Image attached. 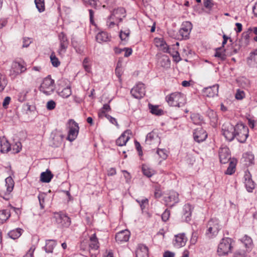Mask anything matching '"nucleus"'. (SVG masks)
<instances>
[{
	"label": "nucleus",
	"mask_w": 257,
	"mask_h": 257,
	"mask_svg": "<svg viewBox=\"0 0 257 257\" xmlns=\"http://www.w3.org/2000/svg\"><path fill=\"white\" fill-rule=\"evenodd\" d=\"M207 227L205 235L210 239L216 237L221 229L219 221L216 218H211L208 222Z\"/></svg>",
	"instance_id": "f257e3e1"
},
{
	"label": "nucleus",
	"mask_w": 257,
	"mask_h": 257,
	"mask_svg": "<svg viewBox=\"0 0 257 257\" xmlns=\"http://www.w3.org/2000/svg\"><path fill=\"white\" fill-rule=\"evenodd\" d=\"M248 136V128L243 123H238L235 125V138L241 143H244Z\"/></svg>",
	"instance_id": "f03ea898"
},
{
	"label": "nucleus",
	"mask_w": 257,
	"mask_h": 257,
	"mask_svg": "<svg viewBox=\"0 0 257 257\" xmlns=\"http://www.w3.org/2000/svg\"><path fill=\"white\" fill-rule=\"evenodd\" d=\"M232 240L229 237L223 238L218 246L217 253L219 255H225L230 252Z\"/></svg>",
	"instance_id": "7ed1b4c3"
},
{
	"label": "nucleus",
	"mask_w": 257,
	"mask_h": 257,
	"mask_svg": "<svg viewBox=\"0 0 257 257\" xmlns=\"http://www.w3.org/2000/svg\"><path fill=\"white\" fill-rule=\"evenodd\" d=\"M166 100L170 106L180 107L184 97L181 93L175 92L167 95Z\"/></svg>",
	"instance_id": "20e7f679"
},
{
	"label": "nucleus",
	"mask_w": 257,
	"mask_h": 257,
	"mask_svg": "<svg viewBox=\"0 0 257 257\" xmlns=\"http://www.w3.org/2000/svg\"><path fill=\"white\" fill-rule=\"evenodd\" d=\"M54 89V80L49 77L44 79L40 87V90L47 95H50Z\"/></svg>",
	"instance_id": "39448f33"
},
{
	"label": "nucleus",
	"mask_w": 257,
	"mask_h": 257,
	"mask_svg": "<svg viewBox=\"0 0 257 257\" xmlns=\"http://www.w3.org/2000/svg\"><path fill=\"white\" fill-rule=\"evenodd\" d=\"M235 125L229 122L224 123L222 126V135L228 141L231 142L235 138Z\"/></svg>",
	"instance_id": "423d86ee"
},
{
	"label": "nucleus",
	"mask_w": 257,
	"mask_h": 257,
	"mask_svg": "<svg viewBox=\"0 0 257 257\" xmlns=\"http://www.w3.org/2000/svg\"><path fill=\"white\" fill-rule=\"evenodd\" d=\"M192 29V25L191 22L186 21L183 23L182 27L178 32V39H188L190 33Z\"/></svg>",
	"instance_id": "0eeeda50"
},
{
	"label": "nucleus",
	"mask_w": 257,
	"mask_h": 257,
	"mask_svg": "<svg viewBox=\"0 0 257 257\" xmlns=\"http://www.w3.org/2000/svg\"><path fill=\"white\" fill-rule=\"evenodd\" d=\"M60 47L58 50L59 55L63 56L68 48L69 41L66 35L64 32L60 33L58 35Z\"/></svg>",
	"instance_id": "6e6552de"
},
{
	"label": "nucleus",
	"mask_w": 257,
	"mask_h": 257,
	"mask_svg": "<svg viewBox=\"0 0 257 257\" xmlns=\"http://www.w3.org/2000/svg\"><path fill=\"white\" fill-rule=\"evenodd\" d=\"M56 222L62 227H68L71 224L70 218L66 214L61 212L55 213L54 214Z\"/></svg>",
	"instance_id": "1a4fd4ad"
},
{
	"label": "nucleus",
	"mask_w": 257,
	"mask_h": 257,
	"mask_svg": "<svg viewBox=\"0 0 257 257\" xmlns=\"http://www.w3.org/2000/svg\"><path fill=\"white\" fill-rule=\"evenodd\" d=\"M145 88L144 84L142 83H139L134 86L131 91L132 96L137 99H141L145 95Z\"/></svg>",
	"instance_id": "9d476101"
},
{
	"label": "nucleus",
	"mask_w": 257,
	"mask_h": 257,
	"mask_svg": "<svg viewBox=\"0 0 257 257\" xmlns=\"http://www.w3.org/2000/svg\"><path fill=\"white\" fill-rule=\"evenodd\" d=\"M26 70V64L24 61H16L13 63L12 72H13L15 75L21 74Z\"/></svg>",
	"instance_id": "9b49d317"
},
{
	"label": "nucleus",
	"mask_w": 257,
	"mask_h": 257,
	"mask_svg": "<svg viewBox=\"0 0 257 257\" xmlns=\"http://www.w3.org/2000/svg\"><path fill=\"white\" fill-rule=\"evenodd\" d=\"M70 128L67 139L70 142L74 141L77 136L79 132V126L77 123L73 120H70Z\"/></svg>",
	"instance_id": "f8f14e48"
},
{
	"label": "nucleus",
	"mask_w": 257,
	"mask_h": 257,
	"mask_svg": "<svg viewBox=\"0 0 257 257\" xmlns=\"http://www.w3.org/2000/svg\"><path fill=\"white\" fill-rule=\"evenodd\" d=\"M125 11L123 8L114 9L108 17V20L118 21L119 22H120L122 20V18L125 17Z\"/></svg>",
	"instance_id": "ddd939ff"
},
{
	"label": "nucleus",
	"mask_w": 257,
	"mask_h": 257,
	"mask_svg": "<svg viewBox=\"0 0 257 257\" xmlns=\"http://www.w3.org/2000/svg\"><path fill=\"white\" fill-rule=\"evenodd\" d=\"M219 156L220 162L222 164H226L229 161H231L229 150L227 147L220 148L219 150Z\"/></svg>",
	"instance_id": "4468645a"
},
{
	"label": "nucleus",
	"mask_w": 257,
	"mask_h": 257,
	"mask_svg": "<svg viewBox=\"0 0 257 257\" xmlns=\"http://www.w3.org/2000/svg\"><path fill=\"white\" fill-rule=\"evenodd\" d=\"M193 137L195 141L200 143L206 140L207 135L204 130L201 127H198L194 130Z\"/></svg>",
	"instance_id": "2eb2a0df"
},
{
	"label": "nucleus",
	"mask_w": 257,
	"mask_h": 257,
	"mask_svg": "<svg viewBox=\"0 0 257 257\" xmlns=\"http://www.w3.org/2000/svg\"><path fill=\"white\" fill-rule=\"evenodd\" d=\"M165 198V201L168 205L173 206L179 201V194L175 191H171L169 192L168 196Z\"/></svg>",
	"instance_id": "dca6fc26"
},
{
	"label": "nucleus",
	"mask_w": 257,
	"mask_h": 257,
	"mask_svg": "<svg viewBox=\"0 0 257 257\" xmlns=\"http://www.w3.org/2000/svg\"><path fill=\"white\" fill-rule=\"evenodd\" d=\"M130 235V232L127 229L120 231L116 234L115 240L118 243L126 242L128 240Z\"/></svg>",
	"instance_id": "f3484780"
},
{
	"label": "nucleus",
	"mask_w": 257,
	"mask_h": 257,
	"mask_svg": "<svg viewBox=\"0 0 257 257\" xmlns=\"http://www.w3.org/2000/svg\"><path fill=\"white\" fill-rule=\"evenodd\" d=\"M131 135V131L130 130L125 131L121 136L116 140V144L119 146H123L125 145L127 142L130 139V136Z\"/></svg>",
	"instance_id": "a211bd4d"
},
{
	"label": "nucleus",
	"mask_w": 257,
	"mask_h": 257,
	"mask_svg": "<svg viewBox=\"0 0 257 257\" xmlns=\"http://www.w3.org/2000/svg\"><path fill=\"white\" fill-rule=\"evenodd\" d=\"M187 238L184 233H180L175 235V240L174 242V245L180 248L184 246L186 243Z\"/></svg>",
	"instance_id": "6ab92c4d"
},
{
	"label": "nucleus",
	"mask_w": 257,
	"mask_h": 257,
	"mask_svg": "<svg viewBox=\"0 0 257 257\" xmlns=\"http://www.w3.org/2000/svg\"><path fill=\"white\" fill-rule=\"evenodd\" d=\"M218 92V85H213L212 86L206 87L203 90L204 95L209 97H213L215 95H217Z\"/></svg>",
	"instance_id": "aec40b11"
},
{
	"label": "nucleus",
	"mask_w": 257,
	"mask_h": 257,
	"mask_svg": "<svg viewBox=\"0 0 257 257\" xmlns=\"http://www.w3.org/2000/svg\"><path fill=\"white\" fill-rule=\"evenodd\" d=\"M149 249L145 245L140 244L136 251V257H149Z\"/></svg>",
	"instance_id": "412c9836"
},
{
	"label": "nucleus",
	"mask_w": 257,
	"mask_h": 257,
	"mask_svg": "<svg viewBox=\"0 0 257 257\" xmlns=\"http://www.w3.org/2000/svg\"><path fill=\"white\" fill-rule=\"evenodd\" d=\"M252 31V29L249 28L246 31L242 33L241 38L238 40L241 43V44L245 47L249 44L250 34Z\"/></svg>",
	"instance_id": "4be33fe9"
},
{
	"label": "nucleus",
	"mask_w": 257,
	"mask_h": 257,
	"mask_svg": "<svg viewBox=\"0 0 257 257\" xmlns=\"http://www.w3.org/2000/svg\"><path fill=\"white\" fill-rule=\"evenodd\" d=\"M193 207L190 204H185L183 209V215L186 222H189L191 220V215Z\"/></svg>",
	"instance_id": "5701e85b"
},
{
	"label": "nucleus",
	"mask_w": 257,
	"mask_h": 257,
	"mask_svg": "<svg viewBox=\"0 0 257 257\" xmlns=\"http://www.w3.org/2000/svg\"><path fill=\"white\" fill-rule=\"evenodd\" d=\"M247 63L251 67H255L257 66V50L250 53L249 56L247 59Z\"/></svg>",
	"instance_id": "b1692460"
},
{
	"label": "nucleus",
	"mask_w": 257,
	"mask_h": 257,
	"mask_svg": "<svg viewBox=\"0 0 257 257\" xmlns=\"http://www.w3.org/2000/svg\"><path fill=\"white\" fill-rule=\"evenodd\" d=\"M90 243L89 248L92 249L97 250L99 247L98 239L96 237V233H93L89 238Z\"/></svg>",
	"instance_id": "393cba45"
},
{
	"label": "nucleus",
	"mask_w": 257,
	"mask_h": 257,
	"mask_svg": "<svg viewBox=\"0 0 257 257\" xmlns=\"http://www.w3.org/2000/svg\"><path fill=\"white\" fill-rule=\"evenodd\" d=\"M53 177V175L51 172L47 169L46 172L41 173L40 175V180L42 182L49 183Z\"/></svg>",
	"instance_id": "a878e982"
},
{
	"label": "nucleus",
	"mask_w": 257,
	"mask_h": 257,
	"mask_svg": "<svg viewBox=\"0 0 257 257\" xmlns=\"http://www.w3.org/2000/svg\"><path fill=\"white\" fill-rule=\"evenodd\" d=\"M56 245V241L53 239H48L46 240V245L44 247L45 250L47 253H52L54 248Z\"/></svg>",
	"instance_id": "bb28decb"
},
{
	"label": "nucleus",
	"mask_w": 257,
	"mask_h": 257,
	"mask_svg": "<svg viewBox=\"0 0 257 257\" xmlns=\"http://www.w3.org/2000/svg\"><path fill=\"white\" fill-rule=\"evenodd\" d=\"M1 151L2 153H7L11 150V145L5 138H0Z\"/></svg>",
	"instance_id": "cd10ccee"
},
{
	"label": "nucleus",
	"mask_w": 257,
	"mask_h": 257,
	"mask_svg": "<svg viewBox=\"0 0 257 257\" xmlns=\"http://www.w3.org/2000/svg\"><path fill=\"white\" fill-rule=\"evenodd\" d=\"M158 136L154 132H152L147 135L145 143L146 144L151 145L155 141H158Z\"/></svg>",
	"instance_id": "c85d7f7f"
},
{
	"label": "nucleus",
	"mask_w": 257,
	"mask_h": 257,
	"mask_svg": "<svg viewBox=\"0 0 257 257\" xmlns=\"http://www.w3.org/2000/svg\"><path fill=\"white\" fill-rule=\"evenodd\" d=\"M96 39L99 43L107 42L109 40L108 34L105 32H101L97 34L96 36Z\"/></svg>",
	"instance_id": "c756f323"
},
{
	"label": "nucleus",
	"mask_w": 257,
	"mask_h": 257,
	"mask_svg": "<svg viewBox=\"0 0 257 257\" xmlns=\"http://www.w3.org/2000/svg\"><path fill=\"white\" fill-rule=\"evenodd\" d=\"M215 57L218 58L221 61H224L226 58L225 50L222 49L221 47L217 48L214 54Z\"/></svg>",
	"instance_id": "7c9ffc66"
},
{
	"label": "nucleus",
	"mask_w": 257,
	"mask_h": 257,
	"mask_svg": "<svg viewBox=\"0 0 257 257\" xmlns=\"http://www.w3.org/2000/svg\"><path fill=\"white\" fill-rule=\"evenodd\" d=\"M5 182L7 186V192L9 194L13 190L14 181L11 177H8L6 179Z\"/></svg>",
	"instance_id": "2f4dec72"
},
{
	"label": "nucleus",
	"mask_w": 257,
	"mask_h": 257,
	"mask_svg": "<svg viewBox=\"0 0 257 257\" xmlns=\"http://www.w3.org/2000/svg\"><path fill=\"white\" fill-rule=\"evenodd\" d=\"M244 45L241 44V43L238 40H236L233 44L232 46V51L230 52V55H233L239 52L241 48H245Z\"/></svg>",
	"instance_id": "473e14b6"
},
{
	"label": "nucleus",
	"mask_w": 257,
	"mask_h": 257,
	"mask_svg": "<svg viewBox=\"0 0 257 257\" xmlns=\"http://www.w3.org/2000/svg\"><path fill=\"white\" fill-rule=\"evenodd\" d=\"M160 64L164 68H169L170 66L171 61L167 55H163L160 59Z\"/></svg>",
	"instance_id": "72a5a7b5"
},
{
	"label": "nucleus",
	"mask_w": 257,
	"mask_h": 257,
	"mask_svg": "<svg viewBox=\"0 0 257 257\" xmlns=\"http://www.w3.org/2000/svg\"><path fill=\"white\" fill-rule=\"evenodd\" d=\"M149 107L151 112L157 115H161L163 113V110L159 108L157 105H153L151 104H149Z\"/></svg>",
	"instance_id": "f704fd0d"
},
{
	"label": "nucleus",
	"mask_w": 257,
	"mask_h": 257,
	"mask_svg": "<svg viewBox=\"0 0 257 257\" xmlns=\"http://www.w3.org/2000/svg\"><path fill=\"white\" fill-rule=\"evenodd\" d=\"M72 93L70 86H67L63 88L61 91L58 92L59 95L63 97L67 98L71 95Z\"/></svg>",
	"instance_id": "c9c22d12"
},
{
	"label": "nucleus",
	"mask_w": 257,
	"mask_h": 257,
	"mask_svg": "<svg viewBox=\"0 0 257 257\" xmlns=\"http://www.w3.org/2000/svg\"><path fill=\"white\" fill-rule=\"evenodd\" d=\"M142 171L144 175L148 178L152 177L155 173V171L148 167L146 165H143Z\"/></svg>",
	"instance_id": "e433bc0d"
},
{
	"label": "nucleus",
	"mask_w": 257,
	"mask_h": 257,
	"mask_svg": "<svg viewBox=\"0 0 257 257\" xmlns=\"http://www.w3.org/2000/svg\"><path fill=\"white\" fill-rule=\"evenodd\" d=\"M236 163L234 160H231L229 162V166L227 168L225 174L232 175L235 172Z\"/></svg>",
	"instance_id": "4c0bfd02"
},
{
	"label": "nucleus",
	"mask_w": 257,
	"mask_h": 257,
	"mask_svg": "<svg viewBox=\"0 0 257 257\" xmlns=\"http://www.w3.org/2000/svg\"><path fill=\"white\" fill-rule=\"evenodd\" d=\"M22 229L20 228H17L15 230L10 231L8 235L12 239H15L19 237L21 235Z\"/></svg>",
	"instance_id": "58836bf2"
},
{
	"label": "nucleus",
	"mask_w": 257,
	"mask_h": 257,
	"mask_svg": "<svg viewBox=\"0 0 257 257\" xmlns=\"http://www.w3.org/2000/svg\"><path fill=\"white\" fill-rule=\"evenodd\" d=\"M244 183L247 190L249 192H252L255 186L253 181L250 178H245Z\"/></svg>",
	"instance_id": "ea45409f"
},
{
	"label": "nucleus",
	"mask_w": 257,
	"mask_h": 257,
	"mask_svg": "<svg viewBox=\"0 0 257 257\" xmlns=\"http://www.w3.org/2000/svg\"><path fill=\"white\" fill-rule=\"evenodd\" d=\"M130 34V31L126 30L124 31L121 30L119 33V37L122 41L127 42Z\"/></svg>",
	"instance_id": "a19ab883"
},
{
	"label": "nucleus",
	"mask_w": 257,
	"mask_h": 257,
	"mask_svg": "<svg viewBox=\"0 0 257 257\" xmlns=\"http://www.w3.org/2000/svg\"><path fill=\"white\" fill-rule=\"evenodd\" d=\"M35 3L39 12L41 13L45 11L44 0H35Z\"/></svg>",
	"instance_id": "79ce46f5"
},
{
	"label": "nucleus",
	"mask_w": 257,
	"mask_h": 257,
	"mask_svg": "<svg viewBox=\"0 0 257 257\" xmlns=\"http://www.w3.org/2000/svg\"><path fill=\"white\" fill-rule=\"evenodd\" d=\"M10 211L8 210H4L0 211V220L4 223L10 217Z\"/></svg>",
	"instance_id": "37998d69"
},
{
	"label": "nucleus",
	"mask_w": 257,
	"mask_h": 257,
	"mask_svg": "<svg viewBox=\"0 0 257 257\" xmlns=\"http://www.w3.org/2000/svg\"><path fill=\"white\" fill-rule=\"evenodd\" d=\"M7 85V80L6 76L0 73V92L4 90Z\"/></svg>",
	"instance_id": "c03bdc74"
},
{
	"label": "nucleus",
	"mask_w": 257,
	"mask_h": 257,
	"mask_svg": "<svg viewBox=\"0 0 257 257\" xmlns=\"http://www.w3.org/2000/svg\"><path fill=\"white\" fill-rule=\"evenodd\" d=\"M241 241L244 243L246 247H249L252 243L251 238L246 235H245L241 239Z\"/></svg>",
	"instance_id": "a18cd8bd"
},
{
	"label": "nucleus",
	"mask_w": 257,
	"mask_h": 257,
	"mask_svg": "<svg viewBox=\"0 0 257 257\" xmlns=\"http://www.w3.org/2000/svg\"><path fill=\"white\" fill-rule=\"evenodd\" d=\"M207 114L211 121L215 122L217 121V114L216 112L212 110L209 109L207 111Z\"/></svg>",
	"instance_id": "49530a36"
},
{
	"label": "nucleus",
	"mask_w": 257,
	"mask_h": 257,
	"mask_svg": "<svg viewBox=\"0 0 257 257\" xmlns=\"http://www.w3.org/2000/svg\"><path fill=\"white\" fill-rule=\"evenodd\" d=\"M50 60L51 63L54 67H57L60 65V62L58 59L56 57L54 52H53L50 56Z\"/></svg>",
	"instance_id": "de8ad7c7"
},
{
	"label": "nucleus",
	"mask_w": 257,
	"mask_h": 257,
	"mask_svg": "<svg viewBox=\"0 0 257 257\" xmlns=\"http://www.w3.org/2000/svg\"><path fill=\"white\" fill-rule=\"evenodd\" d=\"M46 197V194L44 193H41L38 195V199L39 201V203L40 205V207L41 209H44L45 208V198Z\"/></svg>",
	"instance_id": "09e8293b"
},
{
	"label": "nucleus",
	"mask_w": 257,
	"mask_h": 257,
	"mask_svg": "<svg viewBox=\"0 0 257 257\" xmlns=\"http://www.w3.org/2000/svg\"><path fill=\"white\" fill-rule=\"evenodd\" d=\"M155 44L159 48L166 46V42L162 38H156L155 39Z\"/></svg>",
	"instance_id": "8fccbe9b"
},
{
	"label": "nucleus",
	"mask_w": 257,
	"mask_h": 257,
	"mask_svg": "<svg viewBox=\"0 0 257 257\" xmlns=\"http://www.w3.org/2000/svg\"><path fill=\"white\" fill-rule=\"evenodd\" d=\"M139 203L142 210H144L148 205V200L147 199H142L141 201L137 200Z\"/></svg>",
	"instance_id": "3c124183"
},
{
	"label": "nucleus",
	"mask_w": 257,
	"mask_h": 257,
	"mask_svg": "<svg viewBox=\"0 0 257 257\" xmlns=\"http://www.w3.org/2000/svg\"><path fill=\"white\" fill-rule=\"evenodd\" d=\"M245 97V93L243 90L237 89L236 94L235 98L238 100H241Z\"/></svg>",
	"instance_id": "603ef678"
},
{
	"label": "nucleus",
	"mask_w": 257,
	"mask_h": 257,
	"mask_svg": "<svg viewBox=\"0 0 257 257\" xmlns=\"http://www.w3.org/2000/svg\"><path fill=\"white\" fill-rule=\"evenodd\" d=\"M203 5L206 9H211L213 7L214 4L212 0H204Z\"/></svg>",
	"instance_id": "864d4df0"
},
{
	"label": "nucleus",
	"mask_w": 257,
	"mask_h": 257,
	"mask_svg": "<svg viewBox=\"0 0 257 257\" xmlns=\"http://www.w3.org/2000/svg\"><path fill=\"white\" fill-rule=\"evenodd\" d=\"M157 153L163 159H166L167 157V155L166 153V150L164 149H158Z\"/></svg>",
	"instance_id": "5fc2aeb1"
},
{
	"label": "nucleus",
	"mask_w": 257,
	"mask_h": 257,
	"mask_svg": "<svg viewBox=\"0 0 257 257\" xmlns=\"http://www.w3.org/2000/svg\"><path fill=\"white\" fill-rule=\"evenodd\" d=\"M56 107V103L54 101L51 100L49 101L46 105V107L48 110H53Z\"/></svg>",
	"instance_id": "6e6d98bb"
},
{
	"label": "nucleus",
	"mask_w": 257,
	"mask_h": 257,
	"mask_svg": "<svg viewBox=\"0 0 257 257\" xmlns=\"http://www.w3.org/2000/svg\"><path fill=\"white\" fill-rule=\"evenodd\" d=\"M170 211L166 209L162 215V219L163 221H167L170 217Z\"/></svg>",
	"instance_id": "4d7b16f0"
},
{
	"label": "nucleus",
	"mask_w": 257,
	"mask_h": 257,
	"mask_svg": "<svg viewBox=\"0 0 257 257\" xmlns=\"http://www.w3.org/2000/svg\"><path fill=\"white\" fill-rule=\"evenodd\" d=\"M88 62H89V61H88V59L87 58H85L83 61V67H84L85 70L88 72H89L90 70V67L89 66V65L88 64Z\"/></svg>",
	"instance_id": "13d9d810"
},
{
	"label": "nucleus",
	"mask_w": 257,
	"mask_h": 257,
	"mask_svg": "<svg viewBox=\"0 0 257 257\" xmlns=\"http://www.w3.org/2000/svg\"><path fill=\"white\" fill-rule=\"evenodd\" d=\"M83 1L93 8H96L97 7V4L96 0H83Z\"/></svg>",
	"instance_id": "bf43d9fd"
},
{
	"label": "nucleus",
	"mask_w": 257,
	"mask_h": 257,
	"mask_svg": "<svg viewBox=\"0 0 257 257\" xmlns=\"http://www.w3.org/2000/svg\"><path fill=\"white\" fill-rule=\"evenodd\" d=\"M191 119L195 124H198L200 122V116L198 114H193L191 116Z\"/></svg>",
	"instance_id": "052dcab7"
},
{
	"label": "nucleus",
	"mask_w": 257,
	"mask_h": 257,
	"mask_svg": "<svg viewBox=\"0 0 257 257\" xmlns=\"http://www.w3.org/2000/svg\"><path fill=\"white\" fill-rule=\"evenodd\" d=\"M105 117H106L109 121L116 126H118V124L116 119L108 114H105Z\"/></svg>",
	"instance_id": "680f3d73"
},
{
	"label": "nucleus",
	"mask_w": 257,
	"mask_h": 257,
	"mask_svg": "<svg viewBox=\"0 0 257 257\" xmlns=\"http://www.w3.org/2000/svg\"><path fill=\"white\" fill-rule=\"evenodd\" d=\"M233 257H245V252L242 250H237L234 253Z\"/></svg>",
	"instance_id": "e2e57ef3"
},
{
	"label": "nucleus",
	"mask_w": 257,
	"mask_h": 257,
	"mask_svg": "<svg viewBox=\"0 0 257 257\" xmlns=\"http://www.w3.org/2000/svg\"><path fill=\"white\" fill-rule=\"evenodd\" d=\"M123 51H125L124 57H128L132 54V49L128 48H124L122 49Z\"/></svg>",
	"instance_id": "0e129e2a"
},
{
	"label": "nucleus",
	"mask_w": 257,
	"mask_h": 257,
	"mask_svg": "<svg viewBox=\"0 0 257 257\" xmlns=\"http://www.w3.org/2000/svg\"><path fill=\"white\" fill-rule=\"evenodd\" d=\"M87 242L86 241L83 240L81 242L80 245L81 250L84 251L87 248Z\"/></svg>",
	"instance_id": "69168bd1"
},
{
	"label": "nucleus",
	"mask_w": 257,
	"mask_h": 257,
	"mask_svg": "<svg viewBox=\"0 0 257 257\" xmlns=\"http://www.w3.org/2000/svg\"><path fill=\"white\" fill-rule=\"evenodd\" d=\"M135 146H136V149L139 152V155H142L143 152H142V147L141 146L140 144L138 142L136 141L135 142Z\"/></svg>",
	"instance_id": "338daca9"
},
{
	"label": "nucleus",
	"mask_w": 257,
	"mask_h": 257,
	"mask_svg": "<svg viewBox=\"0 0 257 257\" xmlns=\"http://www.w3.org/2000/svg\"><path fill=\"white\" fill-rule=\"evenodd\" d=\"M175 253L169 250L165 251L163 254V257H174Z\"/></svg>",
	"instance_id": "774afa93"
}]
</instances>
